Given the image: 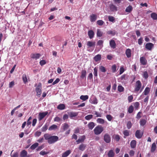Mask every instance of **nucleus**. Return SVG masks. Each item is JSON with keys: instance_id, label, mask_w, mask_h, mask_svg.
<instances>
[{"instance_id": "nucleus-1", "label": "nucleus", "mask_w": 157, "mask_h": 157, "mask_svg": "<svg viewBox=\"0 0 157 157\" xmlns=\"http://www.w3.org/2000/svg\"><path fill=\"white\" fill-rule=\"evenodd\" d=\"M44 139L47 140L49 144H54L59 140V137L56 136H52L48 133H45L44 135Z\"/></svg>"}, {"instance_id": "nucleus-2", "label": "nucleus", "mask_w": 157, "mask_h": 157, "mask_svg": "<svg viewBox=\"0 0 157 157\" xmlns=\"http://www.w3.org/2000/svg\"><path fill=\"white\" fill-rule=\"evenodd\" d=\"M103 130V128L101 125H98L94 128V131L95 134L98 135L101 134Z\"/></svg>"}, {"instance_id": "nucleus-3", "label": "nucleus", "mask_w": 157, "mask_h": 157, "mask_svg": "<svg viewBox=\"0 0 157 157\" xmlns=\"http://www.w3.org/2000/svg\"><path fill=\"white\" fill-rule=\"evenodd\" d=\"M142 84L140 80H137L136 82L134 90L136 92H138L141 88Z\"/></svg>"}, {"instance_id": "nucleus-4", "label": "nucleus", "mask_w": 157, "mask_h": 157, "mask_svg": "<svg viewBox=\"0 0 157 157\" xmlns=\"http://www.w3.org/2000/svg\"><path fill=\"white\" fill-rule=\"evenodd\" d=\"M41 83H39L36 89V95L38 96H40L41 94Z\"/></svg>"}, {"instance_id": "nucleus-5", "label": "nucleus", "mask_w": 157, "mask_h": 157, "mask_svg": "<svg viewBox=\"0 0 157 157\" xmlns=\"http://www.w3.org/2000/svg\"><path fill=\"white\" fill-rule=\"evenodd\" d=\"M103 139L107 143H109L111 141V137L108 134H105L104 136Z\"/></svg>"}, {"instance_id": "nucleus-6", "label": "nucleus", "mask_w": 157, "mask_h": 157, "mask_svg": "<svg viewBox=\"0 0 157 157\" xmlns=\"http://www.w3.org/2000/svg\"><path fill=\"white\" fill-rule=\"evenodd\" d=\"M40 56L41 55L40 53H32L30 55L31 58L36 60L39 59Z\"/></svg>"}, {"instance_id": "nucleus-7", "label": "nucleus", "mask_w": 157, "mask_h": 157, "mask_svg": "<svg viewBox=\"0 0 157 157\" xmlns=\"http://www.w3.org/2000/svg\"><path fill=\"white\" fill-rule=\"evenodd\" d=\"M48 112H42L39 113V114L38 119L40 121L43 119L44 117L48 114Z\"/></svg>"}, {"instance_id": "nucleus-8", "label": "nucleus", "mask_w": 157, "mask_h": 157, "mask_svg": "<svg viewBox=\"0 0 157 157\" xmlns=\"http://www.w3.org/2000/svg\"><path fill=\"white\" fill-rule=\"evenodd\" d=\"M109 8L110 11L112 12H116L118 10V8L113 4L109 5Z\"/></svg>"}, {"instance_id": "nucleus-9", "label": "nucleus", "mask_w": 157, "mask_h": 157, "mask_svg": "<svg viewBox=\"0 0 157 157\" xmlns=\"http://www.w3.org/2000/svg\"><path fill=\"white\" fill-rule=\"evenodd\" d=\"M140 63L143 65H146L147 63V60L145 58L144 56L140 57Z\"/></svg>"}, {"instance_id": "nucleus-10", "label": "nucleus", "mask_w": 157, "mask_h": 157, "mask_svg": "<svg viewBox=\"0 0 157 157\" xmlns=\"http://www.w3.org/2000/svg\"><path fill=\"white\" fill-rule=\"evenodd\" d=\"M154 45L151 43H147L145 45V48L149 50H151L152 48L153 47Z\"/></svg>"}, {"instance_id": "nucleus-11", "label": "nucleus", "mask_w": 157, "mask_h": 157, "mask_svg": "<svg viewBox=\"0 0 157 157\" xmlns=\"http://www.w3.org/2000/svg\"><path fill=\"white\" fill-rule=\"evenodd\" d=\"M143 135V134L141 133L140 130H137L135 133V136L138 139L141 138L142 136Z\"/></svg>"}, {"instance_id": "nucleus-12", "label": "nucleus", "mask_w": 157, "mask_h": 157, "mask_svg": "<svg viewBox=\"0 0 157 157\" xmlns=\"http://www.w3.org/2000/svg\"><path fill=\"white\" fill-rule=\"evenodd\" d=\"M109 45L111 48L114 49L116 48V44L113 40H111L109 41Z\"/></svg>"}, {"instance_id": "nucleus-13", "label": "nucleus", "mask_w": 157, "mask_h": 157, "mask_svg": "<svg viewBox=\"0 0 157 157\" xmlns=\"http://www.w3.org/2000/svg\"><path fill=\"white\" fill-rule=\"evenodd\" d=\"M115 155V153L113 150H109L107 153L108 157H114Z\"/></svg>"}, {"instance_id": "nucleus-14", "label": "nucleus", "mask_w": 157, "mask_h": 157, "mask_svg": "<svg viewBox=\"0 0 157 157\" xmlns=\"http://www.w3.org/2000/svg\"><path fill=\"white\" fill-rule=\"evenodd\" d=\"M90 21L91 22L95 21L97 19V15L95 14H92L90 16Z\"/></svg>"}, {"instance_id": "nucleus-15", "label": "nucleus", "mask_w": 157, "mask_h": 157, "mask_svg": "<svg viewBox=\"0 0 157 157\" xmlns=\"http://www.w3.org/2000/svg\"><path fill=\"white\" fill-rule=\"evenodd\" d=\"M95 42L94 41H88L87 43V45L89 48L95 47Z\"/></svg>"}, {"instance_id": "nucleus-16", "label": "nucleus", "mask_w": 157, "mask_h": 157, "mask_svg": "<svg viewBox=\"0 0 157 157\" xmlns=\"http://www.w3.org/2000/svg\"><path fill=\"white\" fill-rule=\"evenodd\" d=\"M68 114L69 115L70 117L72 118L73 117H76L78 115V113L77 112H71L68 113Z\"/></svg>"}, {"instance_id": "nucleus-17", "label": "nucleus", "mask_w": 157, "mask_h": 157, "mask_svg": "<svg viewBox=\"0 0 157 157\" xmlns=\"http://www.w3.org/2000/svg\"><path fill=\"white\" fill-rule=\"evenodd\" d=\"M71 152V150H67L62 154V157H67L70 154Z\"/></svg>"}, {"instance_id": "nucleus-18", "label": "nucleus", "mask_w": 157, "mask_h": 157, "mask_svg": "<svg viewBox=\"0 0 157 157\" xmlns=\"http://www.w3.org/2000/svg\"><path fill=\"white\" fill-rule=\"evenodd\" d=\"M125 53L128 58H129L131 57V51L130 49L128 48L126 49Z\"/></svg>"}, {"instance_id": "nucleus-19", "label": "nucleus", "mask_w": 157, "mask_h": 157, "mask_svg": "<svg viewBox=\"0 0 157 157\" xmlns=\"http://www.w3.org/2000/svg\"><path fill=\"white\" fill-rule=\"evenodd\" d=\"M88 35L90 39H92L93 38L94 36V33L93 31L90 30L88 31Z\"/></svg>"}, {"instance_id": "nucleus-20", "label": "nucleus", "mask_w": 157, "mask_h": 157, "mask_svg": "<svg viewBox=\"0 0 157 157\" xmlns=\"http://www.w3.org/2000/svg\"><path fill=\"white\" fill-rule=\"evenodd\" d=\"M90 102L91 104H97L98 102V100L96 98H93L90 100Z\"/></svg>"}, {"instance_id": "nucleus-21", "label": "nucleus", "mask_w": 157, "mask_h": 157, "mask_svg": "<svg viewBox=\"0 0 157 157\" xmlns=\"http://www.w3.org/2000/svg\"><path fill=\"white\" fill-rule=\"evenodd\" d=\"M85 139V136H82L80 139H78L76 142L77 144H78L81 142H83Z\"/></svg>"}, {"instance_id": "nucleus-22", "label": "nucleus", "mask_w": 157, "mask_h": 157, "mask_svg": "<svg viewBox=\"0 0 157 157\" xmlns=\"http://www.w3.org/2000/svg\"><path fill=\"white\" fill-rule=\"evenodd\" d=\"M27 152L25 150H23L20 153L21 157H26L27 156Z\"/></svg>"}, {"instance_id": "nucleus-23", "label": "nucleus", "mask_w": 157, "mask_h": 157, "mask_svg": "<svg viewBox=\"0 0 157 157\" xmlns=\"http://www.w3.org/2000/svg\"><path fill=\"white\" fill-rule=\"evenodd\" d=\"M95 125L94 123L92 122H90L87 125L89 128L90 130H92L95 126Z\"/></svg>"}, {"instance_id": "nucleus-24", "label": "nucleus", "mask_w": 157, "mask_h": 157, "mask_svg": "<svg viewBox=\"0 0 157 157\" xmlns=\"http://www.w3.org/2000/svg\"><path fill=\"white\" fill-rule=\"evenodd\" d=\"M101 55L100 54H98L94 57V59L96 62H98L101 60Z\"/></svg>"}, {"instance_id": "nucleus-25", "label": "nucleus", "mask_w": 157, "mask_h": 157, "mask_svg": "<svg viewBox=\"0 0 157 157\" xmlns=\"http://www.w3.org/2000/svg\"><path fill=\"white\" fill-rule=\"evenodd\" d=\"M69 127V125L67 123H65L63 124L62 127L63 131L67 129Z\"/></svg>"}, {"instance_id": "nucleus-26", "label": "nucleus", "mask_w": 157, "mask_h": 157, "mask_svg": "<svg viewBox=\"0 0 157 157\" xmlns=\"http://www.w3.org/2000/svg\"><path fill=\"white\" fill-rule=\"evenodd\" d=\"M133 8L131 5H129L128 6L126 7L125 11L126 12L128 13H130L132 10Z\"/></svg>"}, {"instance_id": "nucleus-27", "label": "nucleus", "mask_w": 157, "mask_h": 157, "mask_svg": "<svg viewBox=\"0 0 157 157\" xmlns=\"http://www.w3.org/2000/svg\"><path fill=\"white\" fill-rule=\"evenodd\" d=\"M136 146V141L135 140H132L130 143V146L132 148H135Z\"/></svg>"}, {"instance_id": "nucleus-28", "label": "nucleus", "mask_w": 157, "mask_h": 157, "mask_svg": "<svg viewBox=\"0 0 157 157\" xmlns=\"http://www.w3.org/2000/svg\"><path fill=\"white\" fill-rule=\"evenodd\" d=\"M86 71L85 70H82L81 73V75L80 76V77L82 78H84L86 77Z\"/></svg>"}, {"instance_id": "nucleus-29", "label": "nucleus", "mask_w": 157, "mask_h": 157, "mask_svg": "<svg viewBox=\"0 0 157 157\" xmlns=\"http://www.w3.org/2000/svg\"><path fill=\"white\" fill-rule=\"evenodd\" d=\"M150 89L149 87H146L145 90L144 92H143V94L145 95H147L150 92Z\"/></svg>"}, {"instance_id": "nucleus-30", "label": "nucleus", "mask_w": 157, "mask_h": 157, "mask_svg": "<svg viewBox=\"0 0 157 157\" xmlns=\"http://www.w3.org/2000/svg\"><path fill=\"white\" fill-rule=\"evenodd\" d=\"M65 106L64 104H60L57 107V108L59 110H63L65 109Z\"/></svg>"}, {"instance_id": "nucleus-31", "label": "nucleus", "mask_w": 157, "mask_h": 157, "mask_svg": "<svg viewBox=\"0 0 157 157\" xmlns=\"http://www.w3.org/2000/svg\"><path fill=\"white\" fill-rule=\"evenodd\" d=\"M48 123L45 124L41 128V130L42 132H45L48 128Z\"/></svg>"}, {"instance_id": "nucleus-32", "label": "nucleus", "mask_w": 157, "mask_h": 157, "mask_svg": "<svg viewBox=\"0 0 157 157\" xmlns=\"http://www.w3.org/2000/svg\"><path fill=\"white\" fill-rule=\"evenodd\" d=\"M57 126L56 124H53L49 127L48 128V130L52 131L53 130H55L57 128Z\"/></svg>"}, {"instance_id": "nucleus-33", "label": "nucleus", "mask_w": 157, "mask_h": 157, "mask_svg": "<svg viewBox=\"0 0 157 157\" xmlns=\"http://www.w3.org/2000/svg\"><path fill=\"white\" fill-rule=\"evenodd\" d=\"M86 146V144H82L79 146V149L82 151H83L85 149Z\"/></svg>"}, {"instance_id": "nucleus-34", "label": "nucleus", "mask_w": 157, "mask_h": 157, "mask_svg": "<svg viewBox=\"0 0 157 157\" xmlns=\"http://www.w3.org/2000/svg\"><path fill=\"white\" fill-rule=\"evenodd\" d=\"M123 133L124 135V138H125L126 136H128L129 135V131L127 130H126L124 131Z\"/></svg>"}, {"instance_id": "nucleus-35", "label": "nucleus", "mask_w": 157, "mask_h": 157, "mask_svg": "<svg viewBox=\"0 0 157 157\" xmlns=\"http://www.w3.org/2000/svg\"><path fill=\"white\" fill-rule=\"evenodd\" d=\"M38 145L39 144L38 143H35L30 147V148L32 150H34Z\"/></svg>"}, {"instance_id": "nucleus-36", "label": "nucleus", "mask_w": 157, "mask_h": 157, "mask_svg": "<svg viewBox=\"0 0 157 157\" xmlns=\"http://www.w3.org/2000/svg\"><path fill=\"white\" fill-rule=\"evenodd\" d=\"M156 148V145L155 143H153L151 145V151L152 152H153L155 150Z\"/></svg>"}, {"instance_id": "nucleus-37", "label": "nucleus", "mask_w": 157, "mask_h": 157, "mask_svg": "<svg viewBox=\"0 0 157 157\" xmlns=\"http://www.w3.org/2000/svg\"><path fill=\"white\" fill-rule=\"evenodd\" d=\"M151 17L154 20H157V14L155 13H153L151 14Z\"/></svg>"}, {"instance_id": "nucleus-38", "label": "nucleus", "mask_w": 157, "mask_h": 157, "mask_svg": "<svg viewBox=\"0 0 157 157\" xmlns=\"http://www.w3.org/2000/svg\"><path fill=\"white\" fill-rule=\"evenodd\" d=\"M22 79L24 82L25 84L28 82L27 76L25 74H24L22 75Z\"/></svg>"}, {"instance_id": "nucleus-39", "label": "nucleus", "mask_w": 157, "mask_h": 157, "mask_svg": "<svg viewBox=\"0 0 157 157\" xmlns=\"http://www.w3.org/2000/svg\"><path fill=\"white\" fill-rule=\"evenodd\" d=\"M146 121L144 119H142L140 120V123L141 126H144L146 123Z\"/></svg>"}, {"instance_id": "nucleus-40", "label": "nucleus", "mask_w": 157, "mask_h": 157, "mask_svg": "<svg viewBox=\"0 0 157 157\" xmlns=\"http://www.w3.org/2000/svg\"><path fill=\"white\" fill-rule=\"evenodd\" d=\"M89 97L88 95H81L80 96V98L81 99L85 101L88 99Z\"/></svg>"}, {"instance_id": "nucleus-41", "label": "nucleus", "mask_w": 157, "mask_h": 157, "mask_svg": "<svg viewBox=\"0 0 157 157\" xmlns=\"http://www.w3.org/2000/svg\"><path fill=\"white\" fill-rule=\"evenodd\" d=\"M103 33L101 31L100 29H98L97 30V35L98 37H101L102 36Z\"/></svg>"}, {"instance_id": "nucleus-42", "label": "nucleus", "mask_w": 157, "mask_h": 157, "mask_svg": "<svg viewBox=\"0 0 157 157\" xmlns=\"http://www.w3.org/2000/svg\"><path fill=\"white\" fill-rule=\"evenodd\" d=\"M94 76L95 77H97L98 76V67H95L94 69Z\"/></svg>"}, {"instance_id": "nucleus-43", "label": "nucleus", "mask_w": 157, "mask_h": 157, "mask_svg": "<svg viewBox=\"0 0 157 157\" xmlns=\"http://www.w3.org/2000/svg\"><path fill=\"white\" fill-rule=\"evenodd\" d=\"M108 18L109 21L113 22L115 21V18L112 16H108Z\"/></svg>"}, {"instance_id": "nucleus-44", "label": "nucleus", "mask_w": 157, "mask_h": 157, "mask_svg": "<svg viewBox=\"0 0 157 157\" xmlns=\"http://www.w3.org/2000/svg\"><path fill=\"white\" fill-rule=\"evenodd\" d=\"M143 77L145 79H147L148 77V75L147 71H145L143 72Z\"/></svg>"}, {"instance_id": "nucleus-45", "label": "nucleus", "mask_w": 157, "mask_h": 157, "mask_svg": "<svg viewBox=\"0 0 157 157\" xmlns=\"http://www.w3.org/2000/svg\"><path fill=\"white\" fill-rule=\"evenodd\" d=\"M103 41L102 40H99L97 42V45L100 46L101 48L103 47Z\"/></svg>"}, {"instance_id": "nucleus-46", "label": "nucleus", "mask_w": 157, "mask_h": 157, "mask_svg": "<svg viewBox=\"0 0 157 157\" xmlns=\"http://www.w3.org/2000/svg\"><path fill=\"white\" fill-rule=\"evenodd\" d=\"M97 121L98 123L101 124H103L105 122L104 120L102 118H98Z\"/></svg>"}, {"instance_id": "nucleus-47", "label": "nucleus", "mask_w": 157, "mask_h": 157, "mask_svg": "<svg viewBox=\"0 0 157 157\" xmlns=\"http://www.w3.org/2000/svg\"><path fill=\"white\" fill-rule=\"evenodd\" d=\"M114 138L117 142H118L120 139V136L118 134L115 135L114 136Z\"/></svg>"}, {"instance_id": "nucleus-48", "label": "nucleus", "mask_w": 157, "mask_h": 157, "mask_svg": "<svg viewBox=\"0 0 157 157\" xmlns=\"http://www.w3.org/2000/svg\"><path fill=\"white\" fill-rule=\"evenodd\" d=\"M133 107L132 105H130L128 108V112L129 113H132L133 111Z\"/></svg>"}, {"instance_id": "nucleus-49", "label": "nucleus", "mask_w": 157, "mask_h": 157, "mask_svg": "<svg viewBox=\"0 0 157 157\" xmlns=\"http://www.w3.org/2000/svg\"><path fill=\"white\" fill-rule=\"evenodd\" d=\"M107 33L108 35H111L113 36L115 34V32L114 31L109 30L107 32Z\"/></svg>"}, {"instance_id": "nucleus-50", "label": "nucleus", "mask_w": 157, "mask_h": 157, "mask_svg": "<svg viewBox=\"0 0 157 157\" xmlns=\"http://www.w3.org/2000/svg\"><path fill=\"white\" fill-rule=\"evenodd\" d=\"M97 23L98 25L101 26L104 24V22L102 20H100L97 21Z\"/></svg>"}, {"instance_id": "nucleus-51", "label": "nucleus", "mask_w": 157, "mask_h": 157, "mask_svg": "<svg viewBox=\"0 0 157 157\" xmlns=\"http://www.w3.org/2000/svg\"><path fill=\"white\" fill-rule=\"evenodd\" d=\"M93 117V115L91 114H89L85 117V119L87 120H89L92 119Z\"/></svg>"}, {"instance_id": "nucleus-52", "label": "nucleus", "mask_w": 157, "mask_h": 157, "mask_svg": "<svg viewBox=\"0 0 157 157\" xmlns=\"http://www.w3.org/2000/svg\"><path fill=\"white\" fill-rule=\"evenodd\" d=\"M99 70L100 71L103 72H105L106 71V70L105 67L103 66H101L100 67Z\"/></svg>"}, {"instance_id": "nucleus-53", "label": "nucleus", "mask_w": 157, "mask_h": 157, "mask_svg": "<svg viewBox=\"0 0 157 157\" xmlns=\"http://www.w3.org/2000/svg\"><path fill=\"white\" fill-rule=\"evenodd\" d=\"M118 90L120 92H122L124 91V88L121 86H118Z\"/></svg>"}, {"instance_id": "nucleus-54", "label": "nucleus", "mask_w": 157, "mask_h": 157, "mask_svg": "<svg viewBox=\"0 0 157 157\" xmlns=\"http://www.w3.org/2000/svg\"><path fill=\"white\" fill-rule=\"evenodd\" d=\"M116 68L117 67L115 64L113 65L112 66L111 69L113 72L114 73L116 71Z\"/></svg>"}, {"instance_id": "nucleus-55", "label": "nucleus", "mask_w": 157, "mask_h": 157, "mask_svg": "<svg viewBox=\"0 0 157 157\" xmlns=\"http://www.w3.org/2000/svg\"><path fill=\"white\" fill-rule=\"evenodd\" d=\"M107 119L109 121H111L113 119V117L110 115H107L106 116Z\"/></svg>"}, {"instance_id": "nucleus-56", "label": "nucleus", "mask_w": 157, "mask_h": 157, "mask_svg": "<svg viewBox=\"0 0 157 157\" xmlns=\"http://www.w3.org/2000/svg\"><path fill=\"white\" fill-rule=\"evenodd\" d=\"M132 126V123L131 121H129L128 122L127 124V127L128 129H130Z\"/></svg>"}, {"instance_id": "nucleus-57", "label": "nucleus", "mask_w": 157, "mask_h": 157, "mask_svg": "<svg viewBox=\"0 0 157 157\" xmlns=\"http://www.w3.org/2000/svg\"><path fill=\"white\" fill-rule=\"evenodd\" d=\"M46 63V61L45 60H42L40 61V64L41 66H42Z\"/></svg>"}, {"instance_id": "nucleus-58", "label": "nucleus", "mask_w": 157, "mask_h": 157, "mask_svg": "<svg viewBox=\"0 0 157 157\" xmlns=\"http://www.w3.org/2000/svg\"><path fill=\"white\" fill-rule=\"evenodd\" d=\"M41 132L40 131H37L35 133V136H36L39 137L41 134Z\"/></svg>"}, {"instance_id": "nucleus-59", "label": "nucleus", "mask_w": 157, "mask_h": 157, "mask_svg": "<svg viewBox=\"0 0 157 157\" xmlns=\"http://www.w3.org/2000/svg\"><path fill=\"white\" fill-rule=\"evenodd\" d=\"M135 108L137 109L139 107V103L138 102H136L134 105Z\"/></svg>"}, {"instance_id": "nucleus-60", "label": "nucleus", "mask_w": 157, "mask_h": 157, "mask_svg": "<svg viewBox=\"0 0 157 157\" xmlns=\"http://www.w3.org/2000/svg\"><path fill=\"white\" fill-rule=\"evenodd\" d=\"M133 99V97L132 95L129 96L128 97V100L129 102H131L132 101Z\"/></svg>"}, {"instance_id": "nucleus-61", "label": "nucleus", "mask_w": 157, "mask_h": 157, "mask_svg": "<svg viewBox=\"0 0 157 157\" xmlns=\"http://www.w3.org/2000/svg\"><path fill=\"white\" fill-rule=\"evenodd\" d=\"M60 81V79L59 78H57L56 80L53 82L52 84V85H55V84L58 83Z\"/></svg>"}, {"instance_id": "nucleus-62", "label": "nucleus", "mask_w": 157, "mask_h": 157, "mask_svg": "<svg viewBox=\"0 0 157 157\" xmlns=\"http://www.w3.org/2000/svg\"><path fill=\"white\" fill-rule=\"evenodd\" d=\"M48 152H46V151H41L40 152V155H46V154H48Z\"/></svg>"}, {"instance_id": "nucleus-63", "label": "nucleus", "mask_w": 157, "mask_h": 157, "mask_svg": "<svg viewBox=\"0 0 157 157\" xmlns=\"http://www.w3.org/2000/svg\"><path fill=\"white\" fill-rule=\"evenodd\" d=\"M143 38L142 37H140V39H139L138 40V44L141 45L143 43Z\"/></svg>"}, {"instance_id": "nucleus-64", "label": "nucleus", "mask_w": 157, "mask_h": 157, "mask_svg": "<svg viewBox=\"0 0 157 157\" xmlns=\"http://www.w3.org/2000/svg\"><path fill=\"white\" fill-rule=\"evenodd\" d=\"M135 154V151L132 150H130L129 152V154L130 156H134Z\"/></svg>"}]
</instances>
